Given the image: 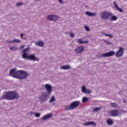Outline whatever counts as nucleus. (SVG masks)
<instances>
[{"label": "nucleus", "mask_w": 127, "mask_h": 127, "mask_svg": "<svg viewBox=\"0 0 127 127\" xmlns=\"http://www.w3.org/2000/svg\"><path fill=\"white\" fill-rule=\"evenodd\" d=\"M16 70L15 68L11 69L9 70L10 76L19 80H24L29 76V74L24 70H20L16 71Z\"/></svg>", "instance_id": "f257e3e1"}, {"label": "nucleus", "mask_w": 127, "mask_h": 127, "mask_svg": "<svg viewBox=\"0 0 127 127\" xmlns=\"http://www.w3.org/2000/svg\"><path fill=\"white\" fill-rule=\"evenodd\" d=\"M19 95L15 91H7L3 93L1 97V100H8L9 101H13V100H18Z\"/></svg>", "instance_id": "f03ea898"}, {"label": "nucleus", "mask_w": 127, "mask_h": 127, "mask_svg": "<svg viewBox=\"0 0 127 127\" xmlns=\"http://www.w3.org/2000/svg\"><path fill=\"white\" fill-rule=\"evenodd\" d=\"M80 105V101H74L70 104V105H66L64 106V109L66 111H70V110H74L75 108H78Z\"/></svg>", "instance_id": "7ed1b4c3"}, {"label": "nucleus", "mask_w": 127, "mask_h": 127, "mask_svg": "<svg viewBox=\"0 0 127 127\" xmlns=\"http://www.w3.org/2000/svg\"><path fill=\"white\" fill-rule=\"evenodd\" d=\"M113 15V13L109 12L104 10L103 12L101 13V19H103L104 20H108L110 18V16Z\"/></svg>", "instance_id": "20e7f679"}, {"label": "nucleus", "mask_w": 127, "mask_h": 127, "mask_svg": "<svg viewBox=\"0 0 127 127\" xmlns=\"http://www.w3.org/2000/svg\"><path fill=\"white\" fill-rule=\"evenodd\" d=\"M118 48L119 50L116 52L115 56L117 57V58H119L120 57H123V56H124L125 48L122 47H119Z\"/></svg>", "instance_id": "39448f33"}, {"label": "nucleus", "mask_w": 127, "mask_h": 127, "mask_svg": "<svg viewBox=\"0 0 127 127\" xmlns=\"http://www.w3.org/2000/svg\"><path fill=\"white\" fill-rule=\"evenodd\" d=\"M48 96L49 95L43 93L39 96V99L41 100V103H45L48 101Z\"/></svg>", "instance_id": "423d86ee"}, {"label": "nucleus", "mask_w": 127, "mask_h": 127, "mask_svg": "<svg viewBox=\"0 0 127 127\" xmlns=\"http://www.w3.org/2000/svg\"><path fill=\"white\" fill-rule=\"evenodd\" d=\"M45 88H46V91L47 92V94L50 96L51 95V93H52L53 89V87L50 84H46L45 85Z\"/></svg>", "instance_id": "0eeeda50"}, {"label": "nucleus", "mask_w": 127, "mask_h": 127, "mask_svg": "<svg viewBox=\"0 0 127 127\" xmlns=\"http://www.w3.org/2000/svg\"><path fill=\"white\" fill-rule=\"evenodd\" d=\"M47 18L48 20H50V21H56V20H59V16L54 14L49 15L47 16Z\"/></svg>", "instance_id": "6e6552de"}, {"label": "nucleus", "mask_w": 127, "mask_h": 127, "mask_svg": "<svg viewBox=\"0 0 127 127\" xmlns=\"http://www.w3.org/2000/svg\"><path fill=\"white\" fill-rule=\"evenodd\" d=\"M84 51V47L83 46H80L76 47L74 49V53L75 54H81Z\"/></svg>", "instance_id": "1a4fd4ad"}, {"label": "nucleus", "mask_w": 127, "mask_h": 127, "mask_svg": "<svg viewBox=\"0 0 127 127\" xmlns=\"http://www.w3.org/2000/svg\"><path fill=\"white\" fill-rule=\"evenodd\" d=\"M28 59L30 61H39V58H36L34 55H30L28 56Z\"/></svg>", "instance_id": "9d476101"}, {"label": "nucleus", "mask_w": 127, "mask_h": 127, "mask_svg": "<svg viewBox=\"0 0 127 127\" xmlns=\"http://www.w3.org/2000/svg\"><path fill=\"white\" fill-rule=\"evenodd\" d=\"M81 92H82L83 94H91L92 93V91L89 89H87V88H86L85 86H82L81 87Z\"/></svg>", "instance_id": "9b49d317"}, {"label": "nucleus", "mask_w": 127, "mask_h": 127, "mask_svg": "<svg viewBox=\"0 0 127 127\" xmlns=\"http://www.w3.org/2000/svg\"><path fill=\"white\" fill-rule=\"evenodd\" d=\"M110 116L111 117H118L119 116V110L115 109L110 111Z\"/></svg>", "instance_id": "f8f14e48"}, {"label": "nucleus", "mask_w": 127, "mask_h": 127, "mask_svg": "<svg viewBox=\"0 0 127 127\" xmlns=\"http://www.w3.org/2000/svg\"><path fill=\"white\" fill-rule=\"evenodd\" d=\"M35 44L36 46H39L40 47H43L44 45V42L42 41H38L35 42Z\"/></svg>", "instance_id": "ddd939ff"}, {"label": "nucleus", "mask_w": 127, "mask_h": 127, "mask_svg": "<svg viewBox=\"0 0 127 127\" xmlns=\"http://www.w3.org/2000/svg\"><path fill=\"white\" fill-rule=\"evenodd\" d=\"M52 117V114L51 113L48 114L42 118V121H46V120H48Z\"/></svg>", "instance_id": "4468645a"}, {"label": "nucleus", "mask_w": 127, "mask_h": 127, "mask_svg": "<svg viewBox=\"0 0 127 127\" xmlns=\"http://www.w3.org/2000/svg\"><path fill=\"white\" fill-rule=\"evenodd\" d=\"M84 125L85 126V127L87 126H94V127H96V123L93 121H90L87 123H84Z\"/></svg>", "instance_id": "2eb2a0df"}, {"label": "nucleus", "mask_w": 127, "mask_h": 127, "mask_svg": "<svg viewBox=\"0 0 127 127\" xmlns=\"http://www.w3.org/2000/svg\"><path fill=\"white\" fill-rule=\"evenodd\" d=\"M85 14L88 16H97V13H93L89 11H86Z\"/></svg>", "instance_id": "dca6fc26"}, {"label": "nucleus", "mask_w": 127, "mask_h": 127, "mask_svg": "<svg viewBox=\"0 0 127 127\" xmlns=\"http://www.w3.org/2000/svg\"><path fill=\"white\" fill-rule=\"evenodd\" d=\"M61 69L62 70H69V69H71V66L67 64L61 67Z\"/></svg>", "instance_id": "f3484780"}, {"label": "nucleus", "mask_w": 127, "mask_h": 127, "mask_svg": "<svg viewBox=\"0 0 127 127\" xmlns=\"http://www.w3.org/2000/svg\"><path fill=\"white\" fill-rule=\"evenodd\" d=\"M106 123L109 126H112V125L114 124V122L111 119H108L106 121Z\"/></svg>", "instance_id": "a211bd4d"}, {"label": "nucleus", "mask_w": 127, "mask_h": 127, "mask_svg": "<svg viewBox=\"0 0 127 127\" xmlns=\"http://www.w3.org/2000/svg\"><path fill=\"white\" fill-rule=\"evenodd\" d=\"M108 55V57H111L112 56H114V55H115V54H116V52H115V51H110L109 52H107Z\"/></svg>", "instance_id": "6ab92c4d"}, {"label": "nucleus", "mask_w": 127, "mask_h": 127, "mask_svg": "<svg viewBox=\"0 0 127 127\" xmlns=\"http://www.w3.org/2000/svg\"><path fill=\"white\" fill-rule=\"evenodd\" d=\"M110 19L113 21H116V20H118V16L117 15H111Z\"/></svg>", "instance_id": "aec40b11"}, {"label": "nucleus", "mask_w": 127, "mask_h": 127, "mask_svg": "<svg viewBox=\"0 0 127 127\" xmlns=\"http://www.w3.org/2000/svg\"><path fill=\"white\" fill-rule=\"evenodd\" d=\"M100 58H106L107 57H109L108 55V53L102 54L100 56Z\"/></svg>", "instance_id": "412c9836"}, {"label": "nucleus", "mask_w": 127, "mask_h": 127, "mask_svg": "<svg viewBox=\"0 0 127 127\" xmlns=\"http://www.w3.org/2000/svg\"><path fill=\"white\" fill-rule=\"evenodd\" d=\"M29 49H30V47L29 46L27 47L22 51V53L27 54L29 51Z\"/></svg>", "instance_id": "4be33fe9"}, {"label": "nucleus", "mask_w": 127, "mask_h": 127, "mask_svg": "<svg viewBox=\"0 0 127 127\" xmlns=\"http://www.w3.org/2000/svg\"><path fill=\"white\" fill-rule=\"evenodd\" d=\"M110 106H111L112 108H119V105L116 103H111Z\"/></svg>", "instance_id": "5701e85b"}, {"label": "nucleus", "mask_w": 127, "mask_h": 127, "mask_svg": "<svg viewBox=\"0 0 127 127\" xmlns=\"http://www.w3.org/2000/svg\"><path fill=\"white\" fill-rule=\"evenodd\" d=\"M77 42H78V43H79V44H83V43H88V41L83 42V41H82V39H78V40H77Z\"/></svg>", "instance_id": "b1692460"}, {"label": "nucleus", "mask_w": 127, "mask_h": 127, "mask_svg": "<svg viewBox=\"0 0 127 127\" xmlns=\"http://www.w3.org/2000/svg\"><path fill=\"white\" fill-rule=\"evenodd\" d=\"M49 103H53V102H55V96L53 95L50 100H49Z\"/></svg>", "instance_id": "393cba45"}, {"label": "nucleus", "mask_w": 127, "mask_h": 127, "mask_svg": "<svg viewBox=\"0 0 127 127\" xmlns=\"http://www.w3.org/2000/svg\"><path fill=\"white\" fill-rule=\"evenodd\" d=\"M22 57L23 59H28V56H27V54L23 53L22 55Z\"/></svg>", "instance_id": "a878e982"}, {"label": "nucleus", "mask_w": 127, "mask_h": 127, "mask_svg": "<svg viewBox=\"0 0 127 127\" xmlns=\"http://www.w3.org/2000/svg\"><path fill=\"white\" fill-rule=\"evenodd\" d=\"M103 34L105 36H108V37H110V38H113V37H114V36L112 34H107L106 33H103Z\"/></svg>", "instance_id": "bb28decb"}, {"label": "nucleus", "mask_w": 127, "mask_h": 127, "mask_svg": "<svg viewBox=\"0 0 127 127\" xmlns=\"http://www.w3.org/2000/svg\"><path fill=\"white\" fill-rule=\"evenodd\" d=\"M89 101V99L86 97H83L82 98V103H86Z\"/></svg>", "instance_id": "cd10ccee"}, {"label": "nucleus", "mask_w": 127, "mask_h": 127, "mask_svg": "<svg viewBox=\"0 0 127 127\" xmlns=\"http://www.w3.org/2000/svg\"><path fill=\"white\" fill-rule=\"evenodd\" d=\"M104 42H105V43L107 44V45H112V42H110L109 41L104 40Z\"/></svg>", "instance_id": "c85d7f7f"}, {"label": "nucleus", "mask_w": 127, "mask_h": 127, "mask_svg": "<svg viewBox=\"0 0 127 127\" xmlns=\"http://www.w3.org/2000/svg\"><path fill=\"white\" fill-rule=\"evenodd\" d=\"M15 42H16L17 43H21V41L18 39H14V40H13V43H14Z\"/></svg>", "instance_id": "c756f323"}, {"label": "nucleus", "mask_w": 127, "mask_h": 127, "mask_svg": "<svg viewBox=\"0 0 127 127\" xmlns=\"http://www.w3.org/2000/svg\"><path fill=\"white\" fill-rule=\"evenodd\" d=\"M22 4H23V3L22 2H19L16 3V6H17V7H19V6L22 5Z\"/></svg>", "instance_id": "7c9ffc66"}, {"label": "nucleus", "mask_w": 127, "mask_h": 127, "mask_svg": "<svg viewBox=\"0 0 127 127\" xmlns=\"http://www.w3.org/2000/svg\"><path fill=\"white\" fill-rule=\"evenodd\" d=\"M10 50L12 51H15V50H17V48H15V47H11L10 48Z\"/></svg>", "instance_id": "2f4dec72"}, {"label": "nucleus", "mask_w": 127, "mask_h": 127, "mask_svg": "<svg viewBox=\"0 0 127 127\" xmlns=\"http://www.w3.org/2000/svg\"><path fill=\"white\" fill-rule=\"evenodd\" d=\"M100 110H101V108L97 107V108H94L93 109V110L92 111V112H98V111H100Z\"/></svg>", "instance_id": "473e14b6"}, {"label": "nucleus", "mask_w": 127, "mask_h": 127, "mask_svg": "<svg viewBox=\"0 0 127 127\" xmlns=\"http://www.w3.org/2000/svg\"><path fill=\"white\" fill-rule=\"evenodd\" d=\"M69 36H70V37H71V38H74V37H75V34L73 33H70Z\"/></svg>", "instance_id": "72a5a7b5"}, {"label": "nucleus", "mask_w": 127, "mask_h": 127, "mask_svg": "<svg viewBox=\"0 0 127 127\" xmlns=\"http://www.w3.org/2000/svg\"><path fill=\"white\" fill-rule=\"evenodd\" d=\"M35 116L36 117V118H39V117H40V113H35L34 114Z\"/></svg>", "instance_id": "f704fd0d"}, {"label": "nucleus", "mask_w": 127, "mask_h": 127, "mask_svg": "<svg viewBox=\"0 0 127 127\" xmlns=\"http://www.w3.org/2000/svg\"><path fill=\"white\" fill-rule=\"evenodd\" d=\"M113 3L114 4V6L115 7H116V8H117V9L119 8V6H118V5L117 4V3L116 2V1H114Z\"/></svg>", "instance_id": "c9c22d12"}, {"label": "nucleus", "mask_w": 127, "mask_h": 127, "mask_svg": "<svg viewBox=\"0 0 127 127\" xmlns=\"http://www.w3.org/2000/svg\"><path fill=\"white\" fill-rule=\"evenodd\" d=\"M117 10H118L119 11H120V12H123L124 11V10H123V9L120 8L118 7V8H117Z\"/></svg>", "instance_id": "e433bc0d"}, {"label": "nucleus", "mask_w": 127, "mask_h": 127, "mask_svg": "<svg viewBox=\"0 0 127 127\" xmlns=\"http://www.w3.org/2000/svg\"><path fill=\"white\" fill-rule=\"evenodd\" d=\"M84 28L86 31H90V28H89V27L85 26H84Z\"/></svg>", "instance_id": "4c0bfd02"}, {"label": "nucleus", "mask_w": 127, "mask_h": 127, "mask_svg": "<svg viewBox=\"0 0 127 127\" xmlns=\"http://www.w3.org/2000/svg\"><path fill=\"white\" fill-rule=\"evenodd\" d=\"M7 43H13V41H6Z\"/></svg>", "instance_id": "58836bf2"}, {"label": "nucleus", "mask_w": 127, "mask_h": 127, "mask_svg": "<svg viewBox=\"0 0 127 127\" xmlns=\"http://www.w3.org/2000/svg\"><path fill=\"white\" fill-rule=\"evenodd\" d=\"M25 47V45H22L20 47V49H22V48H24Z\"/></svg>", "instance_id": "ea45409f"}, {"label": "nucleus", "mask_w": 127, "mask_h": 127, "mask_svg": "<svg viewBox=\"0 0 127 127\" xmlns=\"http://www.w3.org/2000/svg\"><path fill=\"white\" fill-rule=\"evenodd\" d=\"M58 1L60 3H63V0H58Z\"/></svg>", "instance_id": "a19ab883"}, {"label": "nucleus", "mask_w": 127, "mask_h": 127, "mask_svg": "<svg viewBox=\"0 0 127 127\" xmlns=\"http://www.w3.org/2000/svg\"><path fill=\"white\" fill-rule=\"evenodd\" d=\"M23 35H24V34H20V37H21V38H23Z\"/></svg>", "instance_id": "79ce46f5"}, {"label": "nucleus", "mask_w": 127, "mask_h": 127, "mask_svg": "<svg viewBox=\"0 0 127 127\" xmlns=\"http://www.w3.org/2000/svg\"><path fill=\"white\" fill-rule=\"evenodd\" d=\"M35 113H33V112H31L29 114V115H35Z\"/></svg>", "instance_id": "37998d69"}, {"label": "nucleus", "mask_w": 127, "mask_h": 127, "mask_svg": "<svg viewBox=\"0 0 127 127\" xmlns=\"http://www.w3.org/2000/svg\"><path fill=\"white\" fill-rule=\"evenodd\" d=\"M122 112L126 114V113H127V111H123Z\"/></svg>", "instance_id": "c03bdc74"}]
</instances>
